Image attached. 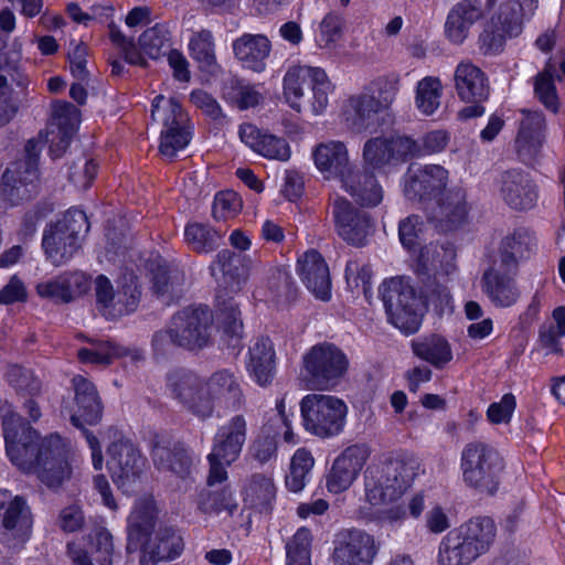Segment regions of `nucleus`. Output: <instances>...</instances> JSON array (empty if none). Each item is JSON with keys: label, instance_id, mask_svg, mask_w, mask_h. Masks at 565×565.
Segmentation results:
<instances>
[{"label": "nucleus", "instance_id": "obj_1", "mask_svg": "<svg viewBox=\"0 0 565 565\" xmlns=\"http://www.w3.org/2000/svg\"><path fill=\"white\" fill-rule=\"evenodd\" d=\"M6 450L13 465L28 473H34L50 489H58L71 478V448L56 434L41 439L18 414L3 419Z\"/></svg>", "mask_w": 565, "mask_h": 565}, {"label": "nucleus", "instance_id": "obj_2", "mask_svg": "<svg viewBox=\"0 0 565 565\" xmlns=\"http://www.w3.org/2000/svg\"><path fill=\"white\" fill-rule=\"evenodd\" d=\"M252 259L249 256L231 249L220 250L210 265L212 276L222 275L224 288L216 290V311L220 328L227 335L228 345H239L243 333V321L237 303L227 292H238L249 276Z\"/></svg>", "mask_w": 565, "mask_h": 565}, {"label": "nucleus", "instance_id": "obj_3", "mask_svg": "<svg viewBox=\"0 0 565 565\" xmlns=\"http://www.w3.org/2000/svg\"><path fill=\"white\" fill-rule=\"evenodd\" d=\"M419 462L408 454H396L365 471V497L372 505H384L399 499L411 487Z\"/></svg>", "mask_w": 565, "mask_h": 565}, {"label": "nucleus", "instance_id": "obj_4", "mask_svg": "<svg viewBox=\"0 0 565 565\" xmlns=\"http://www.w3.org/2000/svg\"><path fill=\"white\" fill-rule=\"evenodd\" d=\"M495 537L492 519L476 518L450 531L439 544L440 565H468L487 553Z\"/></svg>", "mask_w": 565, "mask_h": 565}, {"label": "nucleus", "instance_id": "obj_5", "mask_svg": "<svg viewBox=\"0 0 565 565\" xmlns=\"http://www.w3.org/2000/svg\"><path fill=\"white\" fill-rule=\"evenodd\" d=\"M504 460L490 444L473 440L465 445L460 455L462 480L480 493L493 495L500 484Z\"/></svg>", "mask_w": 565, "mask_h": 565}, {"label": "nucleus", "instance_id": "obj_6", "mask_svg": "<svg viewBox=\"0 0 565 565\" xmlns=\"http://www.w3.org/2000/svg\"><path fill=\"white\" fill-rule=\"evenodd\" d=\"M380 295L388 321L405 334L416 333L422 324L425 305L409 281L403 277L385 280L380 287Z\"/></svg>", "mask_w": 565, "mask_h": 565}, {"label": "nucleus", "instance_id": "obj_7", "mask_svg": "<svg viewBox=\"0 0 565 565\" xmlns=\"http://www.w3.org/2000/svg\"><path fill=\"white\" fill-rule=\"evenodd\" d=\"M88 231L86 214L77 209L67 210L61 220L50 224L43 233L42 246L46 258L54 266L66 264L78 252Z\"/></svg>", "mask_w": 565, "mask_h": 565}, {"label": "nucleus", "instance_id": "obj_8", "mask_svg": "<svg viewBox=\"0 0 565 565\" xmlns=\"http://www.w3.org/2000/svg\"><path fill=\"white\" fill-rule=\"evenodd\" d=\"M302 426L319 438H332L342 433L348 406L334 395L308 394L300 401Z\"/></svg>", "mask_w": 565, "mask_h": 565}, {"label": "nucleus", "instance_id": "obj_9", "mask_svg": "<svg viewBox=\"0 0 565 565\" xmlns=\"http://www.w3.org/2000/svg\"><path fill=\"white\" fill-rule=\"evenodd\" d=\"M303 381L309 390H331L349 367L345 354L331 343L315 345L303 356Z\"/></svg>", "mask_w": 565, "mask_h": 565}, {"label": "nucleus", "instance_id": "obj_10", "mask_svg": "<svg viewBox=\"0 0 565 565\" xmlns=\"http://www.w3.org/2000/svg\"><path fill=\"white\" fill-rule=\"evenodd\" d=\"M168 388L172 396L193 416L205 420L213 416L215 403L207 377L186 371L172 372L168 376Z\"/></svg>", "mask_w": 565, "mask_h": 565}, {"label": "nucleus", "instance_id": "obj_11", "mask_svg": "<svg viewBox=\"0 0 565 565\" xmlns=\"http://www.w3.org/2000/svg\"><path fill=\"white\" fill-rule=\"evenodd\" d=\"M164 102L162 95L153 98L151 105L152 120H162L163 129L161 130L160 152L163 157L172 159L179 150L185 148L191 139L188 129V115L183 111L182 106L173 98Z\"/></svg>", "mask_w": 565, "mask_h": 565}, {"label": "nucleus", "instance_id": "obj_12", "mask_svg": "<svg viewBox=\"0 0 565 565\" xmlns=\"http://www.w3.org/2000/svg\"><path fill=\"white\" fill-rule=\"evenodd\" d=\"M77 411L71 414L72 424L83 429V434L92 449L93 466L96 470L103 468V455L98 439L88 430L84 429V423L97 424L103 415V404L95 385L85 377L77 375L72 381Z\"/></svg>", "mask_w": 565, "mask_h": 565}, {"label": "nucleus", "instance_id": "obj_13", "mask_svg": "<svg viewBox=\"0 0 565 565\" xmlns=\"http://www.w3.org/2000/svg\"><path fill=\"white\" fill-rule=\"evenodd\" d=\"M380 543L360 529H345L337 533L331 555L333 565H372Z\"/></svg>", "mask_w": 565, "mask_h": 565}, {"label": "nucleus", "instance_id": "obj_14", "mask_svg": "<svg viewBox=\"0 0 565 565\" xmlns=\"http://www.w3.org/2000/svg\"><path fill=\"white\" fill-rule=\"evenodd\" d=\"M170 323L179 347L189 351L209 345L212 330V315L207 308L188 307L175 313Z\"/></svg>", "mask_w": 565, "mask_h": 565}, {"label": "nucleus", "instance_id": "obj_15", "mask_svg": "<svg viewBox=\"0 0 565 565\" xmlns=\"http://www.w3.org/2000/svg\"><path fill=\"white\" fill-rule=\"evenodd\" d=\"M107 468L113 481L124 491H129L141 476L146 460L139 450L127 440L114 441L107 449Z\"/></svg>", "mask_w": 565, "mask_h": 565}, {"label": "nucleus", "instance_id": "obj_16", "mask_svg": "<svg viewBox=\"0 0 565 565\" xmlns=\"http://www.w3.org/2000/svg\"><path fill=\"white\" fill-rule=\"evenodd\" d=\"M412 147L406 136L371 138L362 149L363 167L374 172L404 162L409 159Z\"/></svg>", "mask_w": 565, "mask_h": 565}, {"label": "nucleus", "instance_id": "obj_17", "mask_svg": "<svg viewBox=\"0 0 565 565\" xmlns=\"http://www.w3.org/2000/svg\"><path fill=\"white\" fill-rule=\"evenodd\" d=\"M332 214L339 236L353 246H362L372 234L374 223L371 215L355 207L344 198H337Z\"/></svg>", "mask_w": 565, "mask_h": 565}, {"label": "nucleus", "instance_id": "obj_18", "mask_svg": "<svg viewBox=\"0 0 565 565\" xmlns=\"http://www.w3.org/2000/svg\"><path fill=\"white\" fill-rule=\"evenodd\" d=\"M371 455L366 444H354L347 447L333 461L327 475L326 486L332 493L348 490L358 478Z\"/></svg>", "mask_w": 565, "mask_h": 565}, {"label": "nucleus", "instance_id": "obj_19", "mask_svg": "<svg viewBox=\"0 0 565 565\" xmlns=\"http://www.w3.org/2000/svg\"><path fill=\"white\" fill-rule=\"evenodd\" d=\"M39 169L32 163L12 162L3 172L0 184V203L17 205L30 199L35 192Z\"/></svg>", "mask_w": 565, "mask_h": 565}, {"label": "nucleus", "instance_id": "obj_20", "mask_svg": "<svg viewBox=\"0 0 565 565\" xmlns=\"http://www.w3.org/2000/svg\"><path fill=\"white\" fill-rule=\"evenodd\" d=\"M498 186L501 199L513 210L526 211L536 204L537 186L523 170L510 169L502 172Z\"/></svg>", "mask_w": 565, "mask_h": 565}, {"label": "nucleus", "instance_id": "obj_21", "mask_svg": "<svg viewBox=\"0 0 565 565\" xmlns=\"http://www.w3.org/2000/svg\"><path fill=\"white\" fill-rule=\"evenodd\" d=\"M95 292L98 310L107 319H115L134 311L140 297L138 288L132 285H127L121 291L115 294L111 282L103 275L96 278Z\"/></svg>", "mask_w": 565, "mask_h": 565}, {"label": "nucleus", "instance_id": "obj_22", "mask_svg": "<svg viewBox=\"0 0 565 565\" xmlns=\"http://www.w3.org/2000/svg\"><path fill=\"white\" fill-rule=\"evenodd\" d=\"M448 171L439 164L409 169L404 194L409 201L426 203L446 186Z\"/></svg>", "mask_w": 565, "mask_h": 565}, {"label": "nucleus", "instance_id": "obj_23", "mask_svg": "<svg viewBox=\"0 0 565 565\" xmlns=\"http://www.w3.org/2000/svg\"><path fill=\"white\" fill-rule=\"evenodd\" d=\"M154 466L162 471L186 478L192 468V458L184 444L169 436H157L152 447Z\"/></svg>", "mask_w": 565, "mask_h": 565}, {"label": "nucleus", "instance_id": "obj_24", "mask_svg": "<svg viewBox=\"0 0 565 565\" xmlns=\"http://www.w3.org/2000/svg\"><path fill=\"white\" fill-rule=\"evenodd\" d=\"M480 286L482 292L495 308H510L521 298L515 273H504L495 265L483 271Z\"/></svg>", "mask_w": 565, "mask_h": 565}, {"label": "nucleus", "instance_id": "obj_25", "mask_svg": "<svg viewBox=\"0 0 565 565\" xmlns=\"http://www.w3.org/2000/svg\"><path fill=\"white\" fill-rule=\"evenodd\" d=\"M247 438V422L244 415L232 416L222 425L213 438L212 457L223 458L227 465L241 455Z\"/></svg>", "mask_w": 565, "mask_h": 565}, {"label": "nucleus", "instance_id": "obj_26", "mask_svg": "<svg viewBox=\"0 0 565 565\" xmlns=\"http://www.w3.org/2000/svg\"><path fill=\"white\" fill-rule=\"evenodd\" d=\"M483 15L484 11L480 0H461L456 3L446 18V39L455 45H461L468 39L471 28Z\"/></svg>", "mask_w": 565, "mask_h": 565}, {"label": "nucleus", "instance_id": "obj_27", "mask_svg": "<svg viewBox=\"0 0 565 565\" xmlns=\"http://www.w3.org/2000/svg\"><path fill=\"white\" fill-rule=\"evenodd\" d=\"M454 85L462 102H486L490 94L486 73L469 58L460 61L456 66Z\"/></svg>", "mask_w": 565, "mask_h": 565}, {"label": "nucleus", "instance_id": "obj_28", "mask_svg": "<svg viewBox=\"0 0 565 565\" xmlns=\"http://www.w3.org/2000/svg\"><path fill=\"white\" fill-rule=\"evenodd\" d=\"M340 182L344 191L361 206L374 207L383 201L382 185L374 172L364 167L363 169L352 167Z\"/></svg>", "mask_w": 565, "mask_h": 565}, {"label": "nucleus", "instance_id": "obj_29", "mask_svg": "<svg viewBox=\"0 0 565 565\" xmlns=\"http://www.w3.org/2000/svg\"><path fill=\"white\" fill-rule=\"evenodd\" d=\"M139 548L141 550L140 565H156L181 555L184 544L177 530L162 527L153 539H147Z\"/></svg>", "mask_w": 565, "mask_h": 565}, {"label": "nucleus", "instance_id": "obj_30", "mask_svg": "<svg viewBox=\"0 0 565 565\" xmlns=\"http://www.w3.org/2000/svg\"><path fill=\"white\" fill-rule=\"evenodd\" d=\"M383 110L375 96L362 89L347 99L343 116L352 131L362 132L375 126L377 115Z\"/></svg>", "mask_w": 565, "mask_h": 565}, {"label": "nucleus", "instance_id": "obj_31", "mask_svg": "<svg viewBox=\"0 0 565 565\" xmlns=\"http://www.w3.org/2000/svg\"><path fill=\"white\" fill-rule=\"evenodd\" d=\"M298 270L309 291L321 300H329L331 278L329 267L321 254L311 249L298 260Z\"/></svg>", "mask_w": 565, "mask_h": 565}, {"label": "nucleus", "instance_id": "obj_32", "mask_svg": "<svg viewBox=\"0 0 565 565\" xmlns=\"http://www.w3.org/2000/svg\"><path fill=\"white\" fill-rule=\"evenodd\" d=\"M467 217L466 194L461 189H452L443 194L436 205L428 211V218L441 231H452Z\"/></svg>", "mask_w": 565, "mask_h": 565}, {"label": "nucleus", "instance_id": "obj_33", "mask_svg": "<svg viewBox=\"0 0 565 565\" xmlns=\"http://www.w3.org/2000/svg\"><path fill=\"white\" fill-rule=\"evenodd\" d=\"M233 53L244 67L256 73L266 68L271 52V42L265 34L244 33L233 41Z\"/></svg>", "mask_w": 565, "mask_h": 565}, {"label": "nucleus", "instance_id": "obj_34", "mask_svg": "<svg viewBox=\"0 0 565 565\" xmlns=\"http://www.w3.org/2000/svg\"><path fill=\"white\" fill-rule=\"evenodd\" d=\"M215 406L239 411L245 405V395L237 376L230 370H220L207 377Z\"/></svg>", "mask_w": 565, "mask_h": 565}, {"label": "nucleus", "instance_id": "obj_35", "mask_svg": "<svg viewBox=\"0 0 565 565\" xmlns=\"http://www.w3.org/2000/svg\"><path fill=\"white\" fill-rule=\"evenodd\" d=\"M316 167L327 179H339L352 169L347 146L342 141L320 143L313 151Z\"/></svg>", "mask_w": 565, "mask_h": 565}, {"label": "nucleus", "instance_id": "obj_36", "mask_svg": "<svg viewBox=\"0 0 565 565\" xmlns=\"http://www.w3.org/2000/svg\"><path fill=\"white\" fill-rule=\"evenodd\" d=\"M275 351L273 342L262 337L249 348L247 370L255 382L260 386L271 383L275 375Z\"/></svg>", "mask_w": 565, "mask_h": 565}, {"label": "nucleus", "instance_id": "obj_37", "mask_svg": "<svg viewBox=\"0 0 565 565\" xmlns=\"http://www.w3.org/2000/svg\"><path fill=\"white\" fill-rule=\"evenodd\" d=\"M539 8V0H505L498 12V21L510 38L522 33L523 23L530 20Z\"/></svg>", "mask_w": 565, "mask_h": 565}, {"label": "nucleus", "instance_id": "obj_38", "mask_svg": "<svg viewBox=\"0 0 565 565\" xmlns=\"http://www.w3.org/2000/svg\"><path fill=\"white\" fill-rule=\"evenodd\" d=\"M156 524L154 508L149 502H139L128 519L127 553L139 550L141 544L150 536Z\"/></svg>", "mask_w": 565, "mask_h": 565}, {"label": "nucleus", "instance_id": "obj_39", "mask_svg": "<svg viewBox=\"0 0 565 565\" xmlns=\"http://www.w3.org/2000/svg\"><path fill=\"white\" fill-rule=\"evenodd\" d=\"M523 119L520 122L516 141L533 157H537L545 142L546 119L540 110L522 109Z\"/></svg>", "mask_w": 565, "mask_h": 565}, {"label": "nucleus", "instance_id": "obj_40", "mask_svg": "<svg viewBox=\"0 0 565 565\" xmlns=\"http://www.w3.org/2000/svg\"><path fill=\"white\" fill-rule=\"evenodd\" d=\"M152 288L159 298L169 303L183 295L185 275L177 267L158 264L153 270Z\"/></svg>", "mask_w": 565, "mask_h": 565}, {"label": "nucleus", "instance_id": "obj_41", "mask_svg": "<svg viewBox=\"0 0 565 565\" xmlns=\"http://www.w3.org/2000/svg\"><path fill=\"white\" fill-rule=\"evenodd\" d=\"M317 67L295 65L284 76V97L295 110L301 111L305 89L310 87Z\"/></svg>", "mask_w": 565, "mask_h": 565}, {"label": "nucleus", "instance_id": "obj_42", "mask_svg": "<svg viewBox=\"0 0 565 565\" xmlns=\"http://www.w3.org/2000/svg\"><path fill=\"white\" fill-rule=\"evenodd\" d=\"M0 519L7 531L24 534L31 525L30 510L21 497L10 499L7 491H0Z\"/></svg>", "mask_w": 565, "mask_h": 565}, {"label": "nucleus", "instance_id": "obj_43", "mask_svg": "<svg viewBox=\"0 0 565 565\" xmlns=\"http://www.w3.org/2000/svg\"><path fill=\"white\" fill-rule=\"evenodd\" d=\"M414 354L439 369L452 359V352L448 341L438 335L429 334L412 341Z\"/></svg>", "mask_w": 565, "mask_h": 565}, {"label": "nucleus", "instance_id": "obj_44", "mask_svg": "<svg viewBox=\"0 0 565 565\" xmlns=\"http://www.w3.org/2000/svg\"><path fill=\"white\" fill-rule=\"evenodd\" d=\"M198 508L205 514H220L226 512L232 515L237 509L227 487L204 488L198 495Z\"/></svg>", "mask_w": 565, "mask_h": 565}, {"label": "nucleus", "instance_id": "obj_45", "mask_svg": "<svg viewBox=\"0 0 565 565\" xmlns=\"http://www.w3.org/2000/svg\"><path fill=\"white\" fill-rule=\"evenodd\" d=\"M555 79L561 81V76L556 74L554 66L550 63L534 78V96L553 114H557L561 106Z\"/></svg>", "mask_w": 565, "mask_h": 565}, {"label": "nucleus", "instance_id": "obj_46", "mask_svg": "<svg viewBox=\"0 0 565 565\" xmlns=\"http://www.w3.org/2000/svg\"><path fill=\"white\" fill-rule=\"evenodd\" d=\"M222 234L209 225L191 223L184 228L186 245L198 254H210L220 246Z\"/></svg>", "mask_w": 565, "mask_h": 565}, {"label": "nucleus", "instance_id": "obj_47", "mask_svg": "<svg viewBox=\"0 0 565 565\" xmlns=\"http://www.w3.org/2000/svg\"><path fill=\"white\" fill-rule=\"evenodd\" d=\"M191 56L199 63L202 71L211 74L218 68L215 56V44L213 34L209 30L195 32L189 42Z\"/></svg>", "mask_w": 565, "mask_h": 565}, {"label": "nucleus", "instance_id": "obj_48", "mask_svg": "<svg viewBox=\"0 0 565 565\" xmlns=\"http://www.w3.org/2000/svg\"><path fill=\"white\" fill-rule=\"evenodd\" d=\"M79 122L78 109L71 103L56 102L52 106V118L46 128V132L55 135V131L64 135L65 145L68 136H73Z\"/></svg>", "mask_w": 565, "mask_h": 565}, {"label": "nucleus", "instance_id": "obj_49", "mask_svg": "<svg viewBox=\"0 0 565 565\" xmlns=\"http://www.w3.org/2000/svg\"><path fill=\"white\" fill-rule=\"evenodd\" d=\"M276 488L273 480L264 475H253L246 489L245 502L258 511H267L275 499Z\"/></svg>", "mask_w": 565, "mask_h": 565}, {"label": "nucleus", "instance_id": "obj_50", "mask_svg": "<svg viewBox=\"0 0 565 565\" xmlns=\"http://www.w3.org/2000/svg\"><path fill=\"white\" fill-rule=\"evenodd\" d=\"M443 85L438 77L426 76L416 87L415 103L425 116H431L440 106Z\"/></svg>", "mask_w": 565, "mask_h": 565}, {"label": "nucleus", "instance_id": "obj_51", "mask_svg": "<svg viewBox=\"0 0 565 565\" xmlns=\"http://www.w3.org/2000/svg\"><path fill=\"white\" fill-rule=\"evenodd\" d=\"M139 46L152 60L169 54L171 38L168 28L163 24H156L147 29L139 38Z\"/></svg>", "mask_w": 565, "mask_h": 565}, {"label": "nucleus", "instance_id": "obj_52", "mask_svg": "<svg viewBox=\"0 0 565 565\" xmlns=\"http://www.w3.org/2000/svg\"><path fill=\"white\" fill-rule=\"evenodd\" d=\"M313 463V457L308 450L305 448L298 449L290 461L289 473L286 476V487L292 492L301 491L306 486Z\"/></svg>", "mask_w": 565, "mask_h": 565}, {"label": "nucleus", "instance_id": "obj_53", "mask_svg": "<svg viewBox=\"0 0 565 565\" xmlns=\"http://www.w3.org/2000/svg\"><path fill=\"white\" fill-rule=\"evenodd\" d=\"M508 35L500 25L497 18H492L483 24L478 35L477 45L483 56H494L503 51Z\"/></svg>", "mask_w": 565, "mask_h": 565}, {"label": "nucleus", "instance_id": "obj_54", "mask_svg": "<svg viewBox=\"0 0 565 565\" xmlns=\"http://www.w3.org/2000/svg\"><path fill=\"white\" fill-rule=\"evenodd\" d=\"M363 89L375 96V102L382 109H386L395 100L398 93L399 77L395 74L379 76L364 86Z\"/></svg>", "mask_w": 565, "mask_h": 565}, {"label": "nucleus", "instance_id": "obj_55", "mask_svg": "<svg viewBox=\"0 0 565 565\" xmlns=\"http://www.w3.org/2000/svg\"><path fill=\"white\" fill-rule=\"evenodd\" d=\"M553 319L555 323L541 327L540 342L551 353H561L559 340L565 337V307L554 309Z\"/></svg>", "mask_w": 565, "mask_h": 565}, {"label": "nucleus", "instance_id": "obj_56", "mask_svg": "<svg viewBox=\"0 0 565 565\" xmlns=\"http://www.w3.org/2000/svg\"><path fill=\"white\" fill-rule=\"evenodd\" d=\"M311 534L306 527L299 529L286 545L287 565H311Z\"/></svg>", "mask_w": 565, "mask_h": 565}, {"label": "nucleus", "instance_id": "obj_57", "mask_svg": "<svg viewBox=\"0 0 565 565\" xmlns=\"http://www.w3.org/2000/svg\"><path fill=\"white\" fill-rule=\"evenodd\" d=\"M310 89L312 94L311 109L316 115H320L327 109L329 95L334 89L324 70L317 67L312 82H310Z\"/></svg>", "mask_w": 565, "mask_h": 565}, {"label": "nucleus", "instance_id": "obj_58", "mask_svg": "<svg viewBox=\"0 0 565 565\" xmlns=\"http://www.w3.org/2000/svg\"><path fill=\"white\" fill-rule=\"evenodd\" d=\"M8 383L21 394L35 395L41 390V382L33 372L20 365H11L7 371Z\"/></svg>", "mask_w": 565, "mask_h": 565}, {"label": "nucleus", "instance_id": "obj_59", "mask_svg": "<svg viewBox=\"0 0 565 565\" xmlns=\"http://www.w3.org/2000/svg\"><path fill=\"white\" fill-rule=\"evenodd\" d=\"M92 550L98 554L99 565H113L114 541L111 533L104 526H96L87 536Z\"/></svg>", "mask_w": 565, "mask_h": 565}, {"label": "nucleus", "instance_id": "obj_60", "mask_svg": "<svg viewBox=\"0 0 565 565\" xmlns=\"http://www.w3.org/2000/svg\"><path fill=\"white\" fill-rule=\"evenodd\" d=\"M449 136L444 130H434L426 134L420 142L409 138L413 143L409 158L440 152L446 148Z\"/></svg>", "mask_w": 565, "mask_h": 565}, {"label": "nucleus", "instance_id": "obj_61", "mask_svg": "<svg viewBox=\"0 0 565 565\" xmlns=\"http://www.w3.org/2000/svg\"><path fill=\"white\" fill-rule=\"evenodd\" d=\"M344 20L335 13L327 14L319 25V38L317 40L321 47H331L343 34Z\"/></svg>", "mask_w": 565, "mask_h": 565}, {"label": "nucleus", "instance_id": "obj_62", "mask_svg": "<svg viewBox=\"0 0 565 565\" xmlns=\"http://www.w3.org/2000/svg\"><path fill=\"white\" fill-rule=\"evenodd\" d=\"M227 95L241 109L254 107L258 105L262 99V95L253 85L246 84L237 78L231 81Z\"/></svg>", "mask_w": 565, "mask_h": 565}, {"label": "nucleus", "instance_id": "obj_63", "mask_svg": "<svg viewBox=\"0 0 565 565\" xmlns=\"http://www.w3.org/2000/svg\"><path fill=\"white\" fill-rule=\"evenodd\" d=\"M97 173V163L93 159L79 158L70 167L68 180L78 189L86 190Z\"/></svg>", "mask_w": 565, "mask_h": 565}, {"label": "nucleus", "instance_id": "obj_64", "mask_svg": "<svg viewBox=\"0 0 565 565\" xmlns=\"http://www.w3.org/2000/svg\"><path fill=\"white\" fill-rule=\"evenodd\" d=\"M241 207V200L235 192L223 191L214 198L212 215L216 221L226 220L234 216Z\"/></svg>", "mask_w": 565, "mask_h": 565}]
</instances>
